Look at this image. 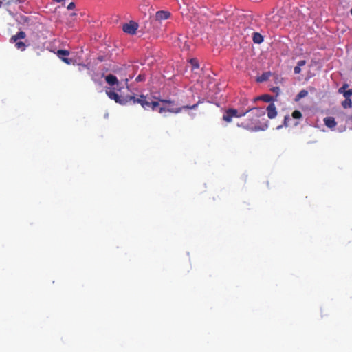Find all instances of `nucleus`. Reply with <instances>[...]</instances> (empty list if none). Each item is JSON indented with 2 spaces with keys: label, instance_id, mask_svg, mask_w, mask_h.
Listing matches in <instances>:
<instances>
[{
  "label": "nucleus",
  "instance_id": "393cba45",
  "mask_svg": "<svg viewBox=\"0 0 352 352\" xmlns=\"http://www.w3.org/2000/svg\"><path fill=\"white\" fill-rule=\"evenodd\" d=\"M305 63H306V61L305 60H301L298 62L297 66L301 67L302 66L305 65Z\"/></svg>",
  "mask_w": 352,
  "mask_h": 352
},
{
  "label": "nucleus",
  "instance_id": "4468645a",
  "mask_svg": "<svg viewBox=\"0 0 352 352\" xmlns=\"http://www.w3.org/2000/svg\"><path fill=\"white\" fill-rule=\"evenodd\" d=\"M252 40L256 44H261L263 41V36L258 32H252Z\"/></svg>",
  "mask_w": 352,
  "mask_h": 352
},
{
  "label": "nucleus",
  "instance_id": "20e7f679",
  "mask_svg": "<svg viewBox=\"0 0 352 352\" xmlns=\"http://www.w3.org/2000/svg\"><path fill=\"white\" fill-rule=\"evenodd\" d=\"M248 113H249L248 117L250 118L252 120L251 124L254 125L255 122L254 119L258 120V125L260 124L259 118L261 116H264L265 114V111L264 108H252L249 110H247Z\"/></svg>",
  "mask_w": 352,
  "mask_h": 352
},
{
  "label": "nucleus",
  "instance_id": "a211bd4d",
  "mask_svg": "<svg viewBox=\"0 0 352 352\" xmlns=\"http://www.w3.org/2000/svg\"><path fill=\"white\" fill-rule=\"evenodd\" d=\"M342 106L344 109L351 108L352 107V100L351 98H345L342 102Z\"/></svg>",
  "mask_w": 352,
  "mask_h": 352
},
{
  "label": "nucleus",
  "instance_id": "6ab92c4d",
  "mask_svg": "<svg viewBox=\"0 0 352 352\" xmlns=\"http://www.w3.org/2000/svg\"><path fill=\"white\" fill-rule=\"evenodd\" d=\"M259 99L265 102H270L273 100V97L268 94H264L261 96Z\"/></svg>",
  "mask_w": 352,
  "mask_h": 352
},
{
  "label": "nucleus",
  "instance_id": "2eb2a0df",
  "mask_svg": "<svg viewBox=\"0 0 352 352\" xmlns=\"http://www.w3.org/2000/svg\"><path fill=\"white\" fill-rule=\"evenodd\" d=\"M25 36H26V34L23 31H20V32H17L16 34L13 35L11 37L10 41L12 42H16L19 39L24 38L25 37Z\"/></svg>",
  "mask_w": 352,
  "mask_h": 352
},
{
  "label": "nucleus",
  "instance_id": "c756f323",
  "mask_svg": "<svg viewBox=\"0 0 352 352\" xmlns=\"http://www.w3.org/2000/svg\"><path fill=\"white\" fill-rule=\"evenodd\" d=\"M345 89H341V87L338 89V93L342 94L344 95V92L346 91Z\"/></svg>",
  "mask_w": 352,
  "mask_h": 352
},
{
  "label": "nucleus",
  "instance_id": "c85d7f7f",
  "mask_svg": "<svg viewBox=\"0 0 352 352\" xmlns=\"http://www.w3.org/2000/svg\"><path fill=\"white\" fill-rule=\"evenodd\" d=\"M142 80V78L141 75H139V76L136 78V79H135V80H136V81H138V82L141 81Z\"/></svg>",
  "mask_w": 352,
  "mask_h": 352
},
{
  "label": "nucleus",
  "instance_id": "f257e3e1",
  "mask_svg": "<svg viewBox=\"0 0 352 352\" xmlns=\"http://www.w3.org/2000/svg\"><path fill=\"white\" fill-rule=\"evenodd\" d=\"M106 94L110 99L113 100L116 103L121 105H126L127 104L132 102L133 104H140L145 110L151 109L153 111H155L157 107L159 106V103L157 102H150L148 99V96L143 94L122 97L119 96L113 90H107Z\"/></svg>",
  "mask_w": 352,
  "mask_h": 352
},
{
  "label": "nucleus",
  "instance_id": "b1692460",
  "mask_svg": "<svg viewBox=\"0 0 352 352\" xmlns=\"http://www.w3.org/2000/svg\"><path fill=\"white\" fill-rule=\"evenodd\" d=\"M294 73L296 74H300V71H301L300 67H298V66L296 65L294 67Z\"/></svg>",
  "mask_w": 352,
  "mask_h": 352
},
{
  "label": "nucleus",
  "instance_id": "5701e85b",
  "mask_svg": "<svg viewBox=\"0 0 352 352\" xmlns=\"http://www.w3.org/2000/svg\"><path fill=\"white\" fill-rule=\"evenodd\" d=\"M343 96L345 98H351V96H352V89H350L344 91Z\"/></svg>",
  "mask_w": 352,
  "mask_h": 352
},
{
  "label": "nucleus",
  "instance_id": "412c9836",
  "mask_svg": "<svg viewBox=\"0 0 352 352\" xmlns=\"http://www.w3.org/2000/svg\"><path fill=\"white\" fill-rule=\"evenodd\" d=\"M190 63L191 64L192 69H198L199 67L198 60L197 58H191L190 60Z\"/></svg>",
  "mask_w": 352,
  "mask_h": 352
},
{
  "label": "nucleus",
  "instance_id": "7ed1b4c3",
  "mask_svg": "<svg viewBox=\"0 0 352 352\" xmlns=\"http://www.w3.org/2000/svg\"><path fill=\"white\" fill-rule=\"evenodd\" d=\"M248 114V111H238L235 109H227L223 115V120L226 122H231L233 118H241Z\"/></svg>",
  "mask_w": 352,
  "mask_h": 352
},
{
  "label": "nucleus",
  "instance_id": "72a5a7b5",
  "mask_svg": "<svg viewBox=\"0 0 352 352\" xmlns=\"http://www.w3.org/2000/svg\"><path fill=\"white\" fill-rule=\"evenodd\" d=\"M125 83H126V85H127V83H128V79L127 78L125 79Z\"/></svg>",
  "mask_w": 352,
  "mask_h": 352
},
{
  "label": "nucleus",
  "instance_id": "cd10ccee",
  "mask_svg": "<svg viewBox=\"0 0 352 352\" xmlns=\"http://www.w3.org/2000/svg\"><path fill=\"white\" fill-rule=\"evenodd\" d=\"M348 87V84L345 83L341 87V89H346Z\"/></svg>",
  "mask_w": 352,
  "mask_h": 352
},
{
  "label": "nucleus",
  "instance_id": "39448f33",
  "mask_svg": "<svg viewBox=\"0 0 352 352\" xmlns=\"http://www.w3.org/2000/svg\"><path fill=\"white\" fill-rule=\"evenodd\" d=\"M236 30L243 35H249V33L253 30L249 25V22L245 18H241L240 21L236 25Z\"/></svg>",
  "mask_w": 352,
  "mask_h": 352
},
{
  "label": "nucleus",
  "instance_id": "473e14b6",
  "mask_svg": "<svg viewBox=\"0 0 352 352\" xmlns=\"http://www.w3.org/2000/svg\"><path fill=\"white\" fill-rule=\"evenodd\" d=\"M82 66L83 67H85V68L88 69L86 65H82Z\"/></svg>",
  "mask_w": 352,
  "mask_h": 352
},
{
  "label": "nucleus",
  "instance_id": "bb28decb",
  "mask_svg": "<svg viewBox=\"0 0 352 352\" xmlns=\"http://www.w3.org/2000/svg\"><path fill=\"white\" fill-rule=\"evenodd\" d=\"M75 8V3L74 2H71L68 6H67V9L68 10H72Z\"/></svg>",
  "mask_w": 352,
  "mask_h": 352
},
{
  "label": "nucleus",
  "instance_id": "9d476101",
  "mask_svg": "<svg viewBox=\"0 0 352 352\" xmlns=\"http://www.w3.org/2000/svg\"><path fill=\"white\" fill-rule=\"evenodd\" d=\"M170 13L168 11L160 10L155 14V19L158 21L165 20L170 17Z\"/></svg>",
  "mask_w": 352,
  "mask_h": 352
},
{
  "label": "nucleus",
  "instance_id": "4be33fe9",
  "mask_svg": "<svg viewBox=\"0 0 352 352\" xmlns=\"http://www.w3.org/2000/svg\"><path fill=\"white\" fill-rule=\"evenodd\" d=\"M292 117L295 119H299L302 117L300 111L296 110L292 113Z\"/></svg>",
  "mask_w": 352,
  "mask_h": 352
},
{
  "label": "nucleus",
  "instance_id": "423d86ee",
  "mask_svg": "<svg viewBox=\"0 0 352 352\" xmlns=\"http://www.w3.org/2000/svg\"><path fill=\"white\" fill-rule=\"evenodd\" d=\"M138 27L139 25L138 23L131 21L129 23L123 24L122 30L128 34L134 35L136 34Z\"/></svg>",
  "mask_w": 352,
  "mask_h": 352
},
{
  "label": "nucleus",
  "instance_id": "f03ea898",
  "mask_svg": "<svg viewBox=\"0 0 352 352\" xmlns=\"http://www.w3.org/2000/svg\"><path fill=\"white\" fill-rule=\"evenodd\" d=\"M148 99L150 102H152L151 100V98L148 97ZM159 103V106L157 107L159 108V113H163L165 112H170V113H178L182 111L183 109H195L199 103H197L192 106H183L182 107H176L175 102L173 100H164V99H159V101H157Z\"/></svg>",
  "mask_w": 352,
  "mask_h": 352
},
{
  "label": "nucleus",
  "instance_id": "7c9ffc66",
  "mask_svg": "<svg viewBox=\"0 0 352 352\" xmlns=\"http://www.w3.org/2000/svg\"><path fill=\"white\" fill-rule=\"evenodd\" d=\"M283 124H286V116L284 117V119H283Z\"/></svg>",
  "mask_w": 352,
  "mask_h": 352
},
{
  "label": "nucleus",
  "instance_id": "6e6552de",
  "mask_svg": "<svg viewBox=\"0 0 352 352\" xmlns=\"http://www.w3.org/2000/svg\"><path fill=\"white\" fill-rule=\"evenodd\" d=\"M254 120H255V122H254V125H252L251 124H249V123L241 122V124L238 123L237 126L242 127V128H243L246 130L250 131H258L261 130L262 129L259 126H258V120L257 119H254Z\"/></svg>",
  "mask_w": 352,
  "mask_h": 352
},
{
  "label": "nucleus",
  "instance_id": "a878e982",
  "mask_svg": "<svg viewBox=\"0 0 352 352\" xmlns=\"http://www.w3.org/2000/svg\"><path fill=\"white\" fill-rule=\"evenodd\" d=\"M280 88L278 87H273L271 88V91L275 93H278Z\"/></svg>",
  "mask_w": 352,
  "mask_h": 352
},
{
  "label": "nucleus",
  "instance_id": "2f4dec72",
  "mask_svg": "<svg viewBox=\"0 0 352 352\" xmlns=\"http://www.w3.org/2000/svg\"><path fill=\"white\" fill-rule=\"evenodd\" d=\"M282 126H283L282 125H280V126H277L276 129H279L282 128Z\"/></svg>",
  "mask_w": 352,
  "mask_h": 352
},
{
  "label": "nucleus",
  "instance_id": "c9c22d12",
  "mask_svg": "<svg viewBox=\"0 0 352 352\" xmlns=\"http://www.w3.org/2000/svg\"><path fill=\"white\" fill-rule=\"evenodd\" d=\"M351 15H352V8H351Z\"/></svg>",
  "mask_w": 352,
  "mask_h": 352
},
{
  "label": "nucleus",
  "instance_id": "dca6fc26",
  "mask_svg": "<svg viewBox=\"0 0 352 352\" xmlns=\"http://www.w3.org/2000/svg\"><path fill=\"white\" fill-rule=\"evenodd\" d=\"M270 75H271L270 72H265V73L262 74V75H261L256 78V81L258 82H263L264 81H266L268 80Z\"/></svg>",
  "mask_w": 352,
  "mask_h": 352
},
{
  "label": "nucleus",
  "instance_id": "f8f14e48",
  "mask_svg": "<svg viewBox=\"0 0 352 352\" xmlns=\"http://www.w3.org/2000/svg\"><path fill=\"white\" fill-rule=\"evenodd\" d=\"M323 121L325 126L330 129H333L337 125V122L333 117H326Z\"/></svg>",
  "mask_w": 352,
  "mask_h": 352
},
{
  "label": "nucleus",
  "instance_id": "0eeeda50",
  "mask_svg": "<svg viewBox=\"0 0 352 352\" xmlns=\"http://www.w3.org/2000/svg\"><path fill=\"white\" fill-rule=\"evenodd\" d=\"M58 57L67 65H74V60L72 58H67L66 56L69 54V52L66 50H58L56 52Z\"/></svg>",
  "mask_w": 352,
  "mask_h": 352
},
{
  "label": "nucleus",
  "instance_id": "f3484780",
  "mask_svg": "<svg viewBox=\"0 0 352 352\" xmlns=\"http://www.w3.org/2000/svg\"><path fill=\"white\" fill-rule=\"evenodd\" d=\"M308 95V91L305 89L301 90L298 95L295 98V101H299L301 98L307 96Z\"/></svg>",
  "mask_w": 352,
  "mask_h": 352
},
{
  "label": "nucleus",
  "instance_id": "1a4fd4ad",
  "mask_svg": "<svg viewBox=\"0 0 352 352\" xmlns=\"http://www.w3.org/2000/svg\"><path fill=\"white\" fill-rule=\"evenodd\" d=\"M284 14L283 10H280L277 14H274L272 19L275 23V25L278 26L279 24L284 23L285 18L282 16Z\"/></svg>",
  "mask_w": 352,
  "mask_h": 352
},
{
  "label": "nucleus",
  "instance_id": "ddd939ff",
  "mask_svg": "<svg viewBox=\"0 0 352 352\" xmlns=\"http://www.w3.org/2000/svg\"><path fill=\"white\" fill-rule=\"evenodd\" d=\"M105 80L111 86L118 85L119 83L117 77L113 74L106 76Z\"/></svg>",
  "mask_w": 352,
  "mask_h": 352
},
{
  "label": "nucleus",
  "instance_id": "f704fd0d",
  "mask_svg": "<svg viewBox=\"0 0 352 352\" xmlns=\"http://www.w3.org/2000/svg\"><path fill=\"white\" fill-rule=\"evenodd\" d=\"M1 5H2V2H1V1H0V7L1 6Z\"/></svg>",
  "mask_w": 352,
  "mask_h": 352
},
{
  "label": "nucleus",
  "instance_id": "aec40b11",
  "mask_svg": "<svg viewBox=\"0 0 352 352\" xmlns=\"http://www.w3.org/2000/svg\"><path fill=\"white\" fill-rule=\"evenodd\" d=\"M14 43H15V46L17 49H19L21 51L25 50L26 45L23 41H16Z\"/></svg>",
  "mask_w": 352,
  "mask_h": 352
},
{
  "label": "nucleus",
  "instance_id": "9b49d317",
  "mask_svg": "<svg viewBox=\"0 0 352 352\" xmlns=\"http://www.w3.org/2000/svg\"><path fill=\"white\" fill-rule=\"evenodd\" d=\"M266 111H267V116L269 118L272 119L276 116L277 112L276 107L273 103H271L268 105Z\"/></svg>",
  "mask_w": 352,
  "mask_h": 352
}]
</instances>
